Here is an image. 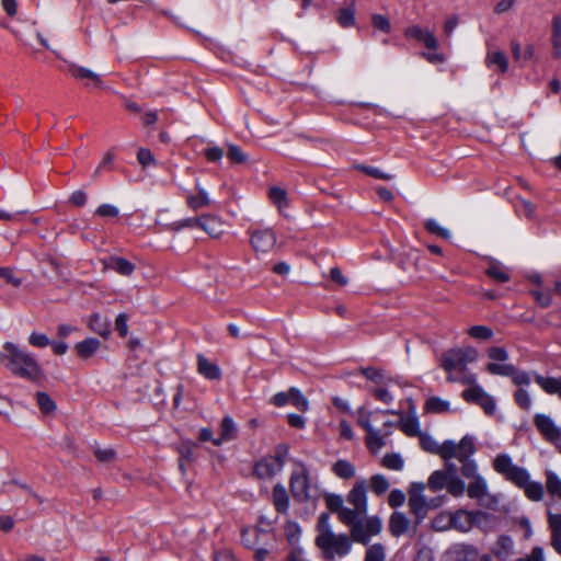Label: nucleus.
<instances>
[{
  "label": "nucleus",
  "mask_w": 561,
  "mask_h": 561,
  "mask_svg": "<svg viewBox=\"0 0 561 561\" xmlns=\"http://www.w3.org/2000/svg\"><path fill=\"white\" fill-rule=\"evenodd\" d=\"M36 401L44 413H50L56 409V404L53 399L45 392H37Z\"/></svg>",
  "instance_id": "bf43d9fd"
},
{
  "label": "nucleus",
  "mask_w": 561,
  "mask_h": 561,
  "mask_svg": "<svg viewBox=\"0 0 561 561\" xmlns=\"http://www.w3.org/2000/svg\"><path fill=\"white\" fill-rule=\"evenodd\" d=\"M336 20L342 27H351L355 25V3L354 1L346 8L337 11Z\"/></svg>",
  "instance_id": "4c0bfd02"
},
{
  "label": "nucleus",
  "mask_w": 561,
  "mask_h": 561,
  "mask_svg": "<svg viewBox=\"0 0 561 561\" xmlns=\"http://www.w3.org/2000/svg\"><path fill=\"white\" fill-rule=\"evenodd\" d=\"M511 48L513 57L517 62L529 60L534 56V47L531 45H528L523 50L522 45L517 41H512Z\"/></svg>",
  "instance_id": "a19ab883"
},
{
  "label": "nucleus",
  "mask_w": 561,
  "mask_h": 561,
  "mask_svg": "<svg viewBox=\"0 0 561 561\" xmlns=\"http://www.w3.org/2000/svg\"><path fill=\"white\" fill-rule=\"evenodd\" d=\"M273 501L278 512H285L288 508L289 499L286 489L283 485L277 484L274 486Z\"/></svg>",
  "instance_id": "58836bf2"
},
{
  "label": "nucleus",
  "mask_w": 561,
  "mask_h": 561,
  "mask_svg": "<svg viewBox=\"0 0 561 561\" xmlns=\"http://www.w3.org/2000/svg\"><path fill=\"white\" fill-rule=\"evenodd\" d=\"M268 195H270L271 201L275 205H277L279 210H282L283 208L288 206L287 193L282 187H277V186L271 187Z\"/></svg>",
  "instance_id": "49530a36"
},
{
  "label": "nucleus",
  "mask_w": 561,
  "mask_h": 561,
  "mask_svg": "<svg viewBox=\"0 0 561 561\" xmlns=\"http://www.w3.org/2000/svg\"><path fill=\"white\" fill-rule=\"evenodd\" d=\"M347 503L353 507L351 511L355 518L364 517L368 511L367 485L364 479L358 480L347 494Z\"/></svg>",
  "instance_id": "9d476101"
},
{
  "label": "nucleus",
  "mask_w": 561,
  "mask_h": 561,
  "mask_svg": "<svg viewBox=\"0 0 561 561\" xmlns=\"http://www.w3.org/2000/svg\"><path fill=\"white\" fill-rule=\"evenodd\" d=\"M90 329L101 336L110 335V322L106 318L102 317L99 313H94L91 316L89 320Z\"/></svg>",
  "instance_id": "c9c22d12"
},
{
  "label": "nucleus",
  "mask_w": 561,
  "mask_h": 561,
  "mask_svg": "<svg viewBox=\"0 0 561 561\" xmlns=\"http://www.w3.org/2000/svg\"><path fill=\"white\" fill-rule=\"evenodd\" d=\"M371 22L375 28L383 32V33H390L391 31V24L387 16L382 14H374L371 18Z\"/></svg>",
  "instance_id": "052dcab7"
},
{
  "label": "nucleus",
  "mask_w": 561,
  "mask_h": 561,
  "mask_svg": "<svg viewBox=\"0 0 561 561\" xmlns=\"http://www.w3.org/2000/svg\"><path fill=\"white\" fill-rule=\"evenodd\" d=\"M374 412L368 411L365 407H360L355 412L357 424L366 432V445L373 451H379L385 445L386 440L381 432L371 425L370 419Z\"/></svg>",
  "instance_id": "6e6552de"
},
{
  "label": "nucleus",
  "mask_w": 561,
  "mask_h": 561,
  "mask_svg": "<svg viewBox=\"0 0 561 561\" xmlns=\"http://www.w3.org/2000/svg\"><path fill=\"white\" fill-rule=\"evenodd\" d=\"M448 554L455 561H477L478 550L472 545L457 543L449 549Z\"/></svg>",
  "instance_id": "aec40b11"
},
{
  "label": "nucleus",
  "mask_w": 561,
  "mask_h": 561,
  "mask_svg": "<svg viewBox=\"0 0 561 561\" xmlns=\"http://www.w3.org/2000/svg\"><path fill=\"white\" fill-rule=\"evenodd\" d=\"M493 469L506 481L524 490L530 501L539 502L543 499L546 486L538 481H531L528 470L515 465L508 454H499L493 460Z\"/></svg>",
  "instance_id": "f257e3e1"
},
{
  "label": "nucleus",
  "mask_w": 561,
  "mask_h": 561,
  "mask_svg": "<svg viewBox=\"0 0 561 561\" xmlns=\"http://www.w3.org/2000/svg\"><path fill=\"white\" fill-rule=\"evenodd\" d=\"M101 347V342L95 337H88L75 345L78 356L82 359L92 357Z\"/></svg>",
  "instance_id": "bb28decb"
},
{
  "label": "nucleus",
  "mask_w": 561,
  "mask_h": 561,
  "mask_svg": "<svg viewBox=\"0 0 561 561\" xmlns=\"http://www.w3.org/2000/svg\"><path fill=\"white\" fill-rule=\"evenodd\" d=\"M426 484L423 482H412L409 489V508L415 517L416 524L421 523L427 515L428 510L437 508L445 502V496H437L427 500L424 495Z\"/></svg>",
  "instance_id": "20e7f679"
},
{
  "label": "nucleus",
  "mask_w": 561,
  "mask_h": 561,
  "mask_svg": "<svg viewBox=\"0 0 561 561\" xmlns=\"http://www.w3.org/2000/svg\"><path fill=\"white\" fill-rule=\"evenodd\" d=\"M515 561H546L543 549L539 546H536L531 549L528 556L516 559Z\"/></svg>",
  "instance_id": "774afa93"
},
{
  "label": "nucleus",
  "mask_w": 561,
  "mask_h": 561,
  "mask_svg": "<svg viewBox=\"0 0 561 561\" xmlns=\"http://www.w3.org/2000/svg\"><path fill=\"white\" fill-rule=\"evenodd\" d=\"M104 266L124 276H129L135 270L131 262L121 256H111L104 260Z\"/></svg>",
  "instance_id": "b1692460"
},
{
  "label": "nucleus",
  "mask_w": 561,
  "mask_h": 561,
  "mask_svg": "<svg viewBox=\"0 0 561 561\" xmlns=\"http://www.w3.org/2000/svg\"><path fill=\"white\" fill-rule=\"evenodd\" d=\"M534 424L547 442L553 444L556 448L560 445L561 426L558 425L551 416L537 413L534 416Z\"/></svg>",
  "instance_id": "9b49d317"
},
{
  "label": "nucleus",
  "mask_w": 561,
  "mask_h": 561,
  "mask_svg": "<svg viewBox=\"0 0 561 561\" xmlns=\"http://www.w3.org/2000/svg\"><path fill=\"white\" fill-rule=\"evenodd\" d=\"M545 478V486L548 494L561 500V477L556 471L546 469Z\"/></svg>",
  "instance_id": "c756f323"
},
{
  "label": "nucleus",
  "mask_w": 561,
  "mask_h": 561,
  "mask_svg": "<svg viewBox=\"0 0 561 561\" xmlns=\"http://www.w3.org/2000/svg\"><path fill=\"white\" fill-rule=\"evenodd\" d=\"M431 527L436 531H447L453 529L451 511L438 513L431 522Z\"/></svg>",
  "instance_id": "e433bc0d"
},
{
  "label": "nucleus",
  "mask_w": 561,
  "mask_h": 561,
  "mask_svg": "<svg viewBox=\"0 0 561 561\" xmlns=\"http://www.w3.org/2000/svg\"><path fill=\"white\" fill-rule=\"evenodd\" d=\"M290 491L298 501H306L309 497V480L307 473L297 471L291 474Z\"/></svg>",
  "instance_id": "4468645a"
},
{
  "label": "nucleus",
  "mask_w": 561,
  "mask_h": 561,
  "mask_svg": "<svg viewBox=\"0 0 561 561\" xmlns=\"http://www.w3.org/2000/svg\"><path fill=\"white\" fill-rule=\"evenodd\" d=\"M371 490L376 495L383 494L389 489V481L382 474H375L370 479Z\"/></svg>",
  "instance_id": "3c124183"
},
{
  "label": "nucleus",
  "mask_w": 561,
  "mask_h": 561,
  "mask_svg": "<svg viewBox=\"0 0 561 561\" xmlns=\"http://www.w3.org/2000/svg\"><path fill=\"white\" fill-rule=\"evenodd\" d=\"M400 428L408 436L420 435V423L416 416H402L400 420Z\"/></svg>",
  "instance_id": "ea45409f"
},
{
  "label": "nucleus",
  "mask_w": 561,
  "mask_h": 561,
  "mask_svg": "<svg viewBox=\"0 0 561 561\" xmlns=\"http://www.w3.org/2000/svg\"><path fill=\"white\" fill-rule=\"evenodd\" d=\"M462 463L461 466V474L462 477L473 480L477 479V477H481V474L478 471V463L473 459H467L463 461H460Z\"/></svg>",
  "instance_id": "5fc2aeb1"
},
{
  "label": "nucleus",
  "mask_w": 561,
  "mask_h": 561,
  "mask_svg": "<svg viewBox=\"0 0 561 561\" xmlns=\"http://www.w3.org/2000/svg\"><path fill=\"white\" fill-rule=\"evenodd\" d=\"M488 355L493 360L492 363H505L508 358L506 350L499 346L489 348Z\"/></svg>",
  "instance_id": "0e129e2a"
},
{
  "label": "nucleus",
  "mask_w": 561,
  "mask_h": 561,
  "mask_svg": "<svg viewBox=\"0 0 561 561\" xmlns=\"http://www.w3.org/2000/svg\"><path fill=\"white\" fill-rule=\"evenodd\" d=\"M486 274L500 283H505L510 280V275L505 271V268L499 264V263H492L490 264L489 268L486 270Z\"/></svg>",
  "instance_id": "09e8293b"
},
{
  "label": "nucleus",
  "mask_w": 561,
  "mask_h": 561,
  "mask_svg": "<svg viewBox=\"0 0 561 561\" xmlns=\"http://www.w3.org/2000/svg\"><path fill=\"white\" fill-rule=\"evenodd\" d=\"M424 227L428 232L436 234L445 240H449L451 238L450 231L447 228L440 226L439 222L434 218L427 219L424 224Z\"/></svg>",
  "instance_id": "a18cd8bd"
},
{
  "label": "nucleus",
  "mask_w": 561,
  "mask_h": 561,
  "mask_svg": "<svg viewBox=\"0 0 561 561\" xmlns=\"http://www.w3.org/2000/svg\"><path fill=\"white\" fill-rule=\"evenodd\" d=\"M491 519L486 512L459 508L451 512L453 529L459 533H469L474 526L483 528Z\"/></svg>",
  "instance_id": "39448f33"
},
{
  "label": "nucleus",
  "mask_w": 561,
  "mask_h": 561,
  "mask_svg": "<svg viewBox=\"0 0 561 561\" xmlns=\"http://www.w3.org/2000/svg\"><path fill=\"white\" fill-rule=\"evenodd\" d=\"M486 370L491 375L510 377V376L514 375L515 367L512 364H506V363H489L486 365Z\"/></svg>",
  "instance_id": "37998d69"
},
{
  "label": "nucleus",
  "mask_w": 561,
  "mask_h": 561,
  "mask_svg": "<svg viewBox=\"0 0 561 561\" xmlns=\"http://www.w3.org/2000/svg\"><path fill=\"white\" fill-rule=\"evenodd\" d=\"M458 460L463 461L471 459V456L476 453L474 439L471 436H463L457 444Z\"/></svg>",
  "instance_id": "72a5a7b5"
},
{
  "label": "nucleus",
  "mask_w": 561,
  "mask_h": 561,
  "mask_svg": "<svg viewBox=\"0 0 561 561\" xmlns=\"http://www.w3.org/2000/svg\"><path fill=\"white\" fill-rule=\"evenodd\" d=\"M449 476L450 474H448L444 470H435L428 477L427 486L433 492H437V491H440L443 489H446Z\"/></svg>",
  "instance_id": "f704fd0d"
},
{
  "label": "nucleus",
  "mask_w": 561,
  "mask_h": 561,
  "mask_svg": "<svg viewBox=\"0 0 561 561\" xmlns=\"http://www.w3.org/2000/svg\"><path fill=\"white\" fill-rule=\"evenodd\" d=\"M316 545L327 561L344 558L352 550V541L348 536L345 534H334L333 531L319 534L316 537Z\"/></svg>",
  "instance_id": "7ed1b4c3"
},
{
  "label": "nucleus",
  "mask_w": 561,
  "mask_h": 561,
  "mask_svg": "<svg viewBox=\"0 0 561 561\" xmlns=\"http://www.w3.org/2000/svg\"><path fill=\"white\" fill-rule=\"evenodd\" d=\"M404 35L408 38H415L416 41L423 43L428 49L436 50L438 47V42L435 35L427 30H423L419 25H412L408 27L404 32Z\"/></svg>",
  "instance_id": "f3484780"
},
{
  "label": "nucleus",
  "mask_w": 561,
  "mask_h": 561,
  "mask_svg": "<svg viewBox=\"0 0 561 561\" xmlns=\"http://www.w3.org/2000/svg\"><path fill=\"white\" fill-rule=\"evenodd\" d=\"M364 561H386L385 547L381 543H375L368 547Z\"/></svg>",
  "instance_id": "de8ad7c7"
},
{
  "label": "nucleus",
  "mask_w": 561,
  "mask_h": 561,
  "mask_svg": "<svg viewBox=\"0 0 561 561\" xmlns=\"http://www.w3.org/2000/svg\"><path fill=\"white\" fill-rule=\"evenodd\" d=\"M237 426L230 416H225L221 422L220 437L214 439L215 446H220L224 442L231 440L236 437Z\"/></svg>",
  "instance_id": "7c9ffc66"
},
{
  "label": "nucleus",
  "mask_w": 561,
  "mask_h": 561,
  "mask_svg": "<svg viewBox=\"0 0 561 561\" xmlns=\"http://www.w3.org/2000/svg\"><path fill=\"white\" fill-rule=\"evenodd\" d=\"M351 536L355 542L367 545L373 536L378 535L382 529V520L378 516L354 518L348 523Z\"/></svg>",
  "instance_id": "423d86ee"
},
{
  "label": "nucleus",
  "mask_w": 561,
  "mask_h": 561,
  "mask_svg": "<svg viewBox=\"0 0 561 561\" xmlns=\"http://www.w3.org/2000/svg\"><path fill=\"white\" fill-rule=\"evenodd\" d=\"M515 401L524 410H530L533 405L531 398L528 391L525 389H518L515 392Z\"/></svg>",
  "instance_id": "680f3d73"
},
{
  "label": "nucleus",
  "mask_w": 561,
  "mask_h": 561,
  "mask_svg": "<svg viewBox=\"0 0 561 561\" xmlns=\"http://www.w3.org/2000/svg\"><path fill=\"white\" fill-rule=\"evenodd\" d=\"M462 398L469 403L480 405L489 415L494 414L496 403L492 396H490L482 387L473 386L462 392Z\"/></svg>",
  "instance_id": "f8f14e48"
},
{
  "label": "nucleus",
  "mask_w": 561,
  "mask_h": 561,
  "mask_svg": "<svg viewBox=\"0 0 561 561\" xmlns=\"http://www.w3.org/2000/svg\"><path fill=\"white\" fill-rule=\"evenodd\" d=\"M359 374H362L364 377H366L368 380L373 381L374 383L379 386H391L396 383L397 381L386 374L383 369L376 368V367H362L359 368Z\"/></svg>",
  "instance_id": "a211bd4d"
},
{
  "label": "nucleus",
  "mask_w": 561,
  "mask_h": 561,
  "mask_svg": "<svg viewBox=\"0 0 561 561\" xmlns=\"http://www.w3.org/2000/svg\"><path fill=\"white\" fill-rule=\"evenodd\" d=\"M438 455L445 459L456 458L458 459L457 444L454 440H446L440 445Z\"/></svg>",
  "instance_id": "6e6d98bb"
},
{
  "label": "nucleus",
  "mask_w": 561,
  "mask_h": 561,
  "mask_svg": "<svg viewBox=\"0 0 561 561\" xmlns=\"http://www.w3.org/2000/svg\"><path fill=\"white\" fill-rule=\"evenodd\" d=\"M425 409L432 413H445L450 410V403L442 398L432 397L426 401Z\"/></svg>",
  "instance_id": "79ce46f5"
},
{
  "label": "nucleus",
  "mask_w": 561,
  "mask_h": 561,
  "mask_svg": "<svg viewBox=\"0 0 561 561\" xmlns=\"http://www.w3.org/2000/svg\"><path fill=\"white\" fill-rule=\"evenodd\" d=\"M535 382L548 394H556L561 400V376L560 377H545L541 375L535 376Z\"/></svg>",
  "instance_id": "5701e85b"
},
{
  "label": "nucleus",
  "mask_w": 561,
  "mask_h": 561,
  "mask_svg": "<svg viewBox=\"0 0 561 561\" xmlns=\"http://www.w3.org/2000/svg\"><path fill=\"white\" fill-rule=\"evenodd\" d=\"M515 208L519 215L528 218L533 217L535 213V206L529 201L523 198L518 201V203L515 205Z\"/></svg>",
  "instance_id": "69168bd1"
},
{
  "label": "nucleus",
  "mask_w": 561,
  "mask_h": 561,
  "mask_svg": "<svg viewBox=\"0 0 561 561\" xmlns=\"http://www.w3.org/2000/svg\"><path fill=\"white\" fill-rule=\"evenodd\" d=\"M196 191L197 194L190 193L186 195L187 206L194 210H198L199 208L209 206L211 204V199L207 191L199 184L196 185Z\"/></svg>",
  "instance_id": "a878e982"
},
{
  "label": "nucleus",
  "mask_w": 561,
  "mask_h": 561,
  "mask_svg": "<svg viewBox=\"0 0 561 561\" xmlns=\"http://www.w3.org/2000/svg\"><path fill=\"white\" fill-rule=\"evenodd\" d=\"M420 442H421L422 448L425 451L438 455L440 445L434 437H432L431 435H427V434H420Z\"/></svg>",
  "instance_id": "4d7b16f0"
},
{
  "label": "nucleus",
  "mask_w": 561,
  "mask_h": 561,
  "mask_svg": "<svg viewBox=\"0 0 561 561\" xmlns=\"http://www.w3.org/2000/svg\"><path fill=\"white\" fill-rule=\"evenodd\" d=\"M405 502V494L399 489H394L388 496V503L391 507L396 508L402 506Z\"/></svg>",
  "instance_id": "338daca9"
},
{
  "label": "nucleus",
  "mask_w": 561,
  "mask_h": 561,
  "mask_svg": "<svg viewBox=\"0 0 561 561\" xmlns=\"http://www.w3.org/2000/svg\"><path fill=\"white\" fill-rule=\"evenodd\" d=\"M69 72L75 79L84 82L87 87H103V80L101 76L89 68L70 65Z\"/></svg>",
  "instance_id": "2eb2a0df"
},
{
  "label": "nucleus",
  "mask_w": 561,
  "mask_h": 561,
  "mask_svg": "<svg viewBox=\"0 0 561 561\" xmlns=\"http://www.w3.org/2000/svg\"><path fill=\"white\" fill-rule=\"evenodd\" d=\"M382 465L390 470L400 471L403 469L404 461L399 454H387L382 458Z\"/></svg>",
  "instance_id": "603ef678"
},
{
  "label": "nucleus",
  "mask_w": 561,
  "mask_h": 561,
  "mask_svg": "<svg viewBox=\"0 0 561 561\" xmlns=\"http://www.w3.org/2000/svg\"><path fill=\"white\" fill-rule=\"evenodd\" d=\"M198 228L207 232L213 238H218L222 233L221 220L211 215L199 217Z\"/></svg>",
  "instance_id": "393cba45"
},
{
  "label": "nucleus",
  "mask_w": 561,
  "mask_h": 561,
  "mask_svg": "<svg viewBox=\"0 0 561 561\" xmlns=\"http://www.w3.org/2000/svg\"><path fill=\"white\" fill-rule=\"evenodd\" d=\"M137 160L145 168L157 163L152 152L146 148H139L137 152Z\"/></svg>",
  "instance_id": "e2e57ef3"
},
{
  "label": "nucleus",
  "mask_w": 561,
  "mask_h": 561,
  "mask_svg": "<svg viewBox=\"0 0 561 561\" xmlns=\"http://www.w3.org/2000/svg\"><path fill=\"white\" fill-rule=\"evenodd\" d=\"M344 501L342 496L331 494L327 497L328 507L337 513L340 520L347 525L348 523H353L355 518V514L351 511V507L344 506Z\"/></svg>",
  "instance_id": "dca6fc26"
},
{
  "label": "nucleus",
  "mask_w": 561,
  "mask_h": 561,
  "mask_svg": "<svg viewBox=\"0 0 561 561\" xmlns=\"http://www.w3.org/2000/svg\"><path fill=\"white\" fill-rule=\"evenodd\" d=\"M290 402L301 412H306L309 408L307 398L297 388H290Z\"/></svg>",
  "instance_id": "864d4df0"
},
{
  "label": "nucleus",
  "mask_w": 561,
  "mask_h": 561,
  "mask_svg": "<svg viewBox=\"0 0 561 561\" xmlns=\"http://www.w3.org/2000/svg\"><path fill=\"white\" fill-rule=\"evenodd\" d=\"M390 386H379L371 388L369 391L376 398V400L390 404L394 400V396L389 390Z\"/></svg>",
  "instance_id": "8fccbe9b"
},
{
  "label": "nucleus",
  "mask_w": 561,
  "mask_h": 561,
  "mask_svg": "<svg viewBox=\"0 0 561 561\" xmlns=\"http://www.w3.org/2000/svg\"><path fill=\"white\" fill-rule=\"evenodd\" d=\"M468 334L477 340H489L493 335V331L485 325H473L468 330Z\"/></svg>",
  "instance_id": "13d9d810"
},
{
  "label": "nucleus",
  "mask_w": 561,
  "mask_h": 561,
  "mask_svg": "<svg viewBox=\"0 0 561 561\" xmlns=\"http://www.w3.org/2000/svg\"><path fill=\"white\" fill-rule=\"evenodd\" d=\"M250 242L254 251L270 252L276 243V234L272 229L253 230L250 236Z\"/></svg>",
  "instance_id": "ddd939ff"
},
{
  "label": "nucleus",
  "mask_w": 561,
  "mask_h": 561,
  "mask_svg": "<svg viewBox=\"0 0 561 561\" xmlns=\"http://www.w3.org/2000/svg\"><path fill=\"white\" fill-rule=\"evenodd\" d=\"M478 358L477 350L472 347L454 348L446 352L440 358V366L447 373L465 371L469 363Z\"/></svg>",
  "instance_id": "0eeeda50"
},
{
  "label": "nucleus",
  "mask_w": 561,
  "mask_h": 561,
  "mask_svg": "<svg viewBox=\"0 0 561 561\" xmlns=\"http://www.w3.org/2000/svg\"><path fill=\"white\" fill-rule=\"evenodd\" d=\"M551 44L556 58L561 57V16L554 15L551 22Z\"/></svg>",
  "instance_id": "2f4dec72"
},
{
  "label": "nucleus",
  "mask_w": 561,
  "mask_h": 561,
  "mask_svg": "<svg viewBox=\"0 0 561 561\" xmlns=\"http://www.w3.org/2000/svg\"><path fill=\"white\" fill-rule=\"evenodd\" d=\"M446 489L455 497L462 496L467 490L465 482L457 474L449 476Z\"/></svg>",
  "instance_id": "c03bdc74"
},
{
  "label": "nucleus",
  "mask_w": 561,
  "mask_h": 561,
  "mask_svg": "<svg viewBox=\"0 0 561 561\" xmlns=\"http://www.w3.org/2000/svg\"><path fill=\"white\" fill-rule=\"evenodd\" d=\"M513 548V539L510 536L501 535L492 548V552L497 559L505 560L512 554Z\"/></svg>",
  "instance_id": "c85d7f7f"
},
{
  "label": "nucleus",
  "mask_w": 561,
  "mask_h": 561,
  "mask_svg": "<svg viewBox=\"0 0 561 561\" xmlns=\"http://www.w3.org/2000/svg\"><path fill=\"white\" fill-rule=\"evenodd\" d=\"M332 472L340 479H351L355 476L356 469L352 462L345 459H339L332 466Z\"/></svg>",
  "instance_id": "473e14b6"
},
{
  "label": "nucleus",
  "mask_w": 561,
  "mask_h": 561,
  "mask_svg": "<svg viewBox=\"0 0 561 561\" xmlns=\"http://www.w3.org/2000/svg\"><path fill=\"white\" fill-rule=\"evenodd\" d=\"M468 496L476 500L479 505L486 508H495L500 502L496 494L489 491V484L484 477H477L467 486Z\"/></svg>",
  "instance_id": "1a4fd4ad"
},
{
  "label": "nucleus",
  "mask_w": 561,
  "mask_h": 561,
  "mask_svg": "<svg viewBox=\"0 0 561 561\" xmlns=\"http://www.w3.org/2000/svg\"><path fill=\"white\" fill-rule=\"evenodd\" d=\"M410 529V519L402 512H393L389 517V531L393 537H400Z\"/></svg>",
  "instance_id": "6ab92c4d"
},
{
  "label": "nucleus",
  "mask_w": 561,
  "mask_h": 561,
  "mask_svg": "<svg viewBox=\"0 0 561 561\" xmlns=\"http://www.w3.org/2000/svg\"><path fill=\"white\" fill-rule=\"evenodd\" d=\"M256 476L261 479H268L277 474L282 469L270 457L261 459L254 468Z\"/></svg>",
  "instance_id": "cd10ccee"
},
{
  "label": "nucleus",
  "mask_w": 561,
  "mask_h": 561,
  "mask_svg": "<svg viewBox=\"0 0 561 561\" xmlns=\"http://www.w3.org/2000/svg\"><path fill=\"white\" fill-rule=\"evenodd\" d=\"M0 362L15 376L35 381L43 370L37 360L12 342H5L0 351Z\"/></svg>",
  "instance_id": "f03ea898"
},
{
  "label": "nucleus",
  "mask_w": 561,
  "mask_h": 561,
  "mask_svg": "<svg viewBox=\"0 0 561 561\" xmlns=\"http://www.w3.org/2000/svg\"><path fill=\"white\" fill-rule=\"evenodd\" d=\"M197 371L209 380H218L221 378V369L219 366L209 362L202 354L197 356Z\"/></svg>",
  "instance_id": "412c9836"
},
{
  "label": "nucleus",
  "mask_w": 561,
  "mask_h": 561,
  "mask_svg": "<svg viewBox=\"0 0 561 561\" xmlns=\"http://www.w3.org/2000/svg\"><path fill=\"white\" fill-rule=\"evenodd\" d=\"M485 65L490 69L504 73L508 69V59L501 50H489L485 56Z\"/></svg>",
  "instance_id": "4be33fe9"
}]
</instances>
